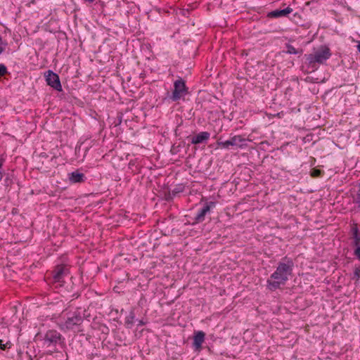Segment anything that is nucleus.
I'll return each instance as SVG.
<instances>
[{"mask_svg":"<svg viewBox=\"0 0 360 360\" xmlns=\"http://www.w3.org/2000/svg\"><path fill=\"white\" fill-rule=\"evenodd\" d=\"M293 266L294 264L291 259H287L285 262H279L276 271L267 280L268 288L275 290L281 285H285L292 274Z\"/></svg>","mask_w":360,"mask_h":360,"instance_id":"nucleus-1","label":"nucleus"},{"mask_svg":"<svg viewBox=\"0 0 360 360\" xmlns=\"http://www.w3.org/2000/svg\"><path fill=\"white\" fill-rule=\"evenodd\" d=\"M83 322V318L79 311L68 312L66 314V318L63 323L60 324V327L63 330H73L75 327L79 326Z\"/></svg>","mask_w":360,"mask_h":360,"instance_id":"nucleus-2","label":"nucleus"},{"mask_svg":"<svg viewBox=\"0 0 360 360\" xmlns=\"http://www.w3.org/2000/svg\"><path fill=\"white\" fill-rule=\"evenodd\" d=\"M331 56L330 51L328 47H321L312 54L307 56V60L309 65H314L316 63L323 64Z\"/></svg>","mask_w":360,"mask_h":360,"instance_id":"nucleus-3","label":"nucleus"},{"mask_svg":"<svg viewBox=\"0 0 360 360\" xmlns=\"http://www.w3.org/2000/svg\"><path fill=\"white\" fill-rule=\"evenodd\" d=\"M187 88L185 82L182 79L176 80L174 83V91L172 95V100L173 101H179L182 96L187 94Z\"/></svg>","mask_w":360,"mask_h":360,"instance_id":"nucleus-4","label":"nucleus"},{"mask_svg":"<svg viewBox=\"0 0 360 360\" xmlns=\"http://www.w3.org/2000/svg\"><path fill=\"white\" fill-rule=\"evenodd\" d=\"M69 274V269L66 265H58L51 273L52 278L55 283L63 281V278Z\"/></svg>","mask_w":360,"mask_h":360,"instance_id":"nucleus-5","label":"nucleus"},{"mask_svg":"<svg viewBox=\"0 0 360 360\" xmlns=\"http://www.w3.org/2000/svg\"><path fill=\"white\" fill-rule=\"evenodd\" d=\"M46 81L47 84L54 89L61 91L62 86L60 82L59 76L51 70H48L46 74Z\"/></svg>","mask_w":360,"mask_h":360,"instance_id":"nucleus-6","label":"nucleus"},{"mask_svg":"<svg viewBox=\"0 0 360 360\" xmlns=\"http://www.w3.org/2000/svg\"><path fill=\"white\" fill-rule=\"evenodd\" d=\"M61 341V335L55 330H49L45 334L44 344L47 347L56 345Z\"/></svg>","mask_w":360,"mask_h":360,"instance_id":"nucleus-7","label":"nucleus"},{"mask_svg":"<svg viewBox=\"0 0 360 360\" xmlns=\"http://www.w3.org/2000/svg\"><path fill=\"white\" fill-rule=\"evenodd\" d=\"M245 139L240 135H236L231 137L229 140L223 142H218L217 144L224 148H229V146H242V143Z\"/></svg>","mask_w":360,"mask_h":360,"instance_id":"nucleus-8","label":"nucleus"},{"mask_svg":"<svg viewBox=\"0 0 360 360\" xmlns=\"http://www.w3.org/2000/svg\"><path fill=\"white\" fill-rule=\"evenodd\" d=\"M214 206V203L213 202L207 203L200 210H199L198 213L195 217V223L203 221L206 214L210 212L211 207Z\"/></svg>","mask_w":360,"mask_h":360,"instance_id":"nucleus-9","label":"nucleus"},{"mask_svg":"<svg viewBox=\"0 0 360 360\" xmlns=\"http://www.w3.org/2000/svg\"><path fill=\"white\" fill-rule=\"evenodd\" d=\"M210 136V134L207 131H202L193 136L191 140L193 144H199L207 141Z\"/></svg>","mask_w":360,"mask_h":360,"instance_id":"nucleus-10","label":"nucleus"},{"mask_svg":"<svg viewBox=\"0 0 360 360\" xmlns=\"http://www.w3.org/2000/svg\"><path fill=\"white\" fill-rule=\"evenodd\" d=\"M205 333L202 331L197 332L193 337V346L199 349L202 347V344L205 340Z\"/></svg>","mask_w":360,"mask_h":360,"instance_id":"nucleus-11","label":"nucleus"},{"mask_svg":"<svg viewBox=\"0 0 360 360\" xmlns=\"http://www.w3.org/2000/svg\"><path fill=\"white\" fill-rule=\"evenodd\" d=\"M351 233L353 239V245L358 246L360 244V232L357 224H354L351 229Z\"/></svg>","mask_w":360,"mask_h":360,"instance_id":"nucleus-12","label":"nucleus"},{"mask_svg":"<svg viewBox=\"0 0 360 360\" xmlns=\"http://www.w3.org/2000/svg\"><path fill=\"white\" fill-rule=\"evenodd\" d=\"M292 11V9L290 7H287L283 10H276L269 13L271 17L278 18L282 16H286Z\"/></svg>","mask_w":360,"mask_h":360,"instance_id":"nucleus-13","label":"nucleus"},{"mask_svg":"<svg viewBox=\"0 0 360 360\" xmlns=\"http://www.w3.org/2000/svg\"><path fill=\"white\" fill-rule=\"evenodd\" d=\"M84 178L83 174L74 172L70 174V181L72 183H79L84 181Z\"/></svg>","mask_w":360,"mask_h":360,"instance_id":"nucleus-14","label":"nucleus"},{"mask_svg":"<svg viewBox=\"0 0 360 360\" xmlns=\"http://www.w3.org/2000/svg\"><path fill=\"white\" fill-rule=\"evenodd\" d=\"M287 51L286 53L289 54H298L302 53V49H296L294 46L290 44H287L286 46Z\"/></svg>","mask_w":360,"mask_h":360,"instance_id":"nucleus-15","label":"nucleus"},{"mask_svg":"<svg viewBox=\"0 0 360 360\" xmlns=\"http://www.w3.org/2000/svg\"><path fill=\"white\" fill-rule=\"evenodd\" d=\"M354 202L360 206V184H359L358 190L356 195L354 197Z\"/></svg>","mask_w":360,"mask_h":360,"instance_id":"nucleus-16","label":"nucleus"},{"mask_svg":"<svg viewBox=\"0 0 360 360\" xmlns=\"http://www.w3.org/2000/svg\"><path fill=\"white\" fill-rule=\"evenodd\" d=\"M11 347V343L10 342H7L6 343L4 344L3 341L0 340V349L1 350H6V349H8Z\"/></svg>","mask_w":360,"mask_h":360,"instance_id":"nucleus-17","label":"nucleus"},{"mask_svg":"<svg viewBox=\"0 0 360 360\" xmlns=\"http://www.w3.org/2000/svg\"><path fill=\"white\" fill-rule=\"evenodd\" d=\"M6 73H7L6 67L3 64H0V77L4 76Z\"/></svg>","mask_w":360,"mask_h":360,"instance_id":"nucleus-18","label":"nucleus"},{"mask_svg":"<svg viewBox=\"0 0 360 360\" xmlns=\"http://www.w3.org/2000/svg\"><path fill=\"white\" fill-rule=\"evenodd\" d=\"M4 160L0 156V169L2 168V166L4 165ZM4 177L3 172L0 170V181L2 180Z\"/></svg>","mask_w":360,"mask_h":360,"instance_id":"nucleus-19","label":"nucleus"},{"mask_svg":"<svg viewBox=\"0 0 360 360\" xmlns=\"http://www.w3.org/2000/svg\"><path fill=\"white\" fill-rule=\"evenodd\" d=\"M321 174V171L319 169H314L311 172V176L314 177L320 176Z\"/></svg>","mask_w":360,"mask_h":360,"instance_id":"nucleus-20","label":"nucleus"},{"mask_svg":"<svg viewBox=\"0 0 360 360\" xmlns=\"http://www.w3.org/2000/svg\"><path fill=\"white\" fill-rule=\"evenodd\" d=\"M354 278H356V281H358L360 278V269L359 268H356L354 269Z\"/></svg>","mask_w":360,"mask_h":360,"instance_id":"nucleus-21","label":"nucleus"},{"mask_svg":"<svg viewBox=\"0 0 360 360\" xmlns=\"http://www.w3.org/2000/svg\"><path fill=\"white\" fill-rule=\"evenodd\" d=\"M356 249L354 250V255L357 257L359 259H360V245L356 246Z\"/></svg>","mask_w":360,"mask_h":360,"instance_id":"nucleus-22","label":"nucleus"},{"mask_svg":"<svg viewBox=\"0 0 360 360\" xmlns=\"http://www.w3.org/2000/svg\"><path fill=\"white\" fill-rule=\"evenodd\" d=\"M2 38L1 37H0V54L2 53V52L4 51V47L2 46Z\"/></svg>","mask_w":360,"mask_h":360,"instance_id":"nucleus-23","label":"nucleus"},{"mask_svg":"<svg viewBox=\"0 0 360 360\" xmlns=\"http://www.w3.org/2000/svg\"><path fill=\"white\" fill-rule=\"evenodd\" d=\"M357 50L360 52V41L357 44Z\"/></svg>","mask_w":360,"mask_h":360,"instance_id":"nucleus-24","label":"nucleus"},{"mask_svg":"<svg viewBox=\"0 0 360 360\" xmlns=\"http://www.w3.org/2000/svg\"><path fill=\"white\" fill-rule=\"evenodd\" d=\"M179 191H176L175 190H174V191H172V193H173V194H175V193H179Z\"/></svg>","mask_w":360,"mask_h":360,"instance_id":"nucleus-25","label":"nucleus"},{"mask_svg":"<svg viewBox=\"0 0 360 360\" xmlns=\"http://www.w3.org/2000/svg\"><path fill=\"white\" fill-rule=\"evenodd\" d=\"M128 323H131V319L127 320Z\"/></svg>","mask_w":360,"mask_h":360,"instance_id":"nucleus-26","label":"nucleus"},{"mask_svg":"<svg viewBox=\"0 0 360 360\" xmlns=\"http://www.w3.org/2000/svg\"><path fill=\"white\" fill-rule=\"evenodd\" d=\"M128 323H131V319L127 320Z\"/></svg>","mask_w":360,"mask_h":360,"instance_id":"nucleus-27","label":"nucleus"}]
</instances>
